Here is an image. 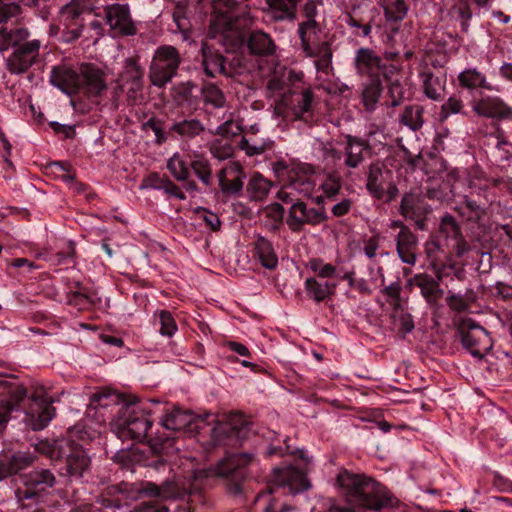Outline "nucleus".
Returning a JSON list of instances; mask_svg holds the SVG:
<instances>
[{
	"label": "nucleus",
	"mask_w": 512,
	"mask_h": 512,
	"mask_svg": "<svg viewBox=\"0 0 512 512\" xmlns=\"http://www.w3.org/2000/svg\"><path fill=\"white\" fill-rule=\"evenodd\" d=\"M167 169L178 181H186L190 176L187 163L178 153H175L167 162Z\"/></svg>",
	"instance_id": "5fc2aeb1"
},
{
	"label": "nucleus",
	"mask_w": 512,
	"mask_h": 512,
	"mask_svg": "<svg viewBox=\"0 0 512 512\" xmlns=\"http://www.w3.org/2000/svg\"><path fill=\"white\" fill-rule=\"evenodd\" d=\"M202 65L205 74L209 77H215L217 73L225 71V59L218 54H212L206 44L202 45Z\"/></svg>",
	"instance_id": "ea45409f"
},
{
	"label": "nucleus",
	"mask_w": 512,
	"mask_h": 512,
	"mask_svg": "<svg viewBox=\"0 0 512 512\" xmlns=\"http://www.w3.org/2000/svg\"><path fill=\"white\" fill-rule=\"evenodd\" d=\"M304 287L307 296L315 302L320 303L328 299L333 294L336 285L331 284L328 281L322 282L310 277L305 280Z\"/></svg>",
	"instance_id": "c9c22d12"
},
{
	"label": "nucleus",
	"mask_w": 512,
	"mask_h": 512,
	"mask_svg": "<svg viewBox=\"0 0 512 512\" xmlns=\"http://www.w3.org/2000/svg\"><path fill=\"white\" fill-rule=\"evenodd\" d=\"M465 105L459 95L453 94L448 100L441 106L440 118L441 120L447 119L453 114H465Z\"/></svg>",
	"instance_id": "13d9d810"
},
{
	"label": "nucleus",
	"mask_w": 512,
	"mask_h": 512,
	"mask_svg": "<svg viewBox=\"0 0 512 512\" xmlns=\"http://www.w3.org/2000/svg\"><path fill=\"white\" fill-rule=\"evenodd\" d=\"M308 266L320 278H331L336 273V268L332 264L324 263L320 258L310 259Z\"/></svg>",
	"instance_id": "052dcab7"
},
{
	"label": "nucleus",
	"mask_w": 512,
	"mask_h": 512,
	"mask_svg": "<svg viewBox=\"0 0 512 512\" xmlns=\"http://www.w3.org/2000/svg\"><path fill=\"white\" fill-rule=\"evenodd\" d=\"M181 63V55L174 46L158 47L149 67V80L152 85L158 88L166 86L176 76Z\"/></svg>",
	"instance_id": "39448f33"
},
{
	"label": "nucleus",
	"mask_w": 512,
	"mask_h": 512,
	"mask_svg": "<svg viewBox=\"0 0 512 512\" xmlns=\"http://www.w3.org/2000/svg\"><path fill=\"white\" fill-rule=\"evenodd\" d=\"M315 169L313 165L301 162H292L289 176L286 179V188L298 192L303 197H311L314 188Z\"/></svg>",
	"instance_id": "dca6fc26"
},
{
	"label": "nucleus",
	"mask_w": 512,
	"mask_h": 512,
	"mask_svg": "<svg viewBox=\"0 0 512 512\" xmlns=\"http://www.w3.org/2000/svg\"><path fill=\"white\" fill-rule=\"evenodd\" d=\"M88 11L86 0H70L59 11V27L61 40L72 43L82 36L84 29V14Z\"/></svg>",
	"instance_id": "423d86ee"
},
{
	"label": "nucleus",
	"mask_w": 512,
	"mask_h": 512,
	"mask_svg": "<svg viewBox=\"0 0 512 512\" xmlns=\"http://www.w3.org/2000/svg\"><path fill=\"white\" fill-rule=\"evenodd\" d=\"M220 190L223 194L239 196L243 190L245 173L240 163L228 162L217 174Z\"/></svg>",
	"instance_id": "aec40b11"
},
{
	"label": "nucleus",
	"mask_w": 512,
	"mask_h": 512,
	"mask_svg": "<svg viewBox=\"0 0 512 512\" xmlns=\"http://www.w3.org/2000/svg\"><path fill=\"white\" fill-rule=\"evenodd\" d=\"M203 100L205 104H209L214 108H223L226 99L224 93L213 83L204 85L201 89Z\"/></svg>",
	"instance_id": "864d4df0"
},
{
	"label": "nucleus",
	"mask_w": 512,
	"mask_h": 512,
	"mask_svg": "<svg viewBox=\"0 0 512 512\" xmlns=\"http://www.w3.org/2000/svg\"><path fill=\"white\" fill-rule=\"evenodd\" d=\"M400 121L413 131L420 129L424 123L423 108L417 105L406 106L400 116Z\"/></svg>",
	"instance_id": "09e8293b"
},
{
	"label": "nucleus",
	"mask_w": 512,
	"mask_h": 512,
	"mask_svg": "<svg viewBox=\"0 0 512 512\" xmlns=\"http://www.w3.org/2000/svg\"><path fill=\"white\" fill-rule=\"evenodd\" d=\"M144 70L139 65L136 57L127 58L124 62L123 71L121 73V80L125 83L136 82L143 80Z\"/></svg>",
	"instance_id": "3c124183"
},
{
	"label": "nucleus",
	"mask_w": 512,
	"mask_h": 512,
	"mask_svg": "<svg viewBox=\"0 0 512 512\" xmlns=\"http://www.w3.org/2000/svg\"><path fill=\"white\" fill-rule=\"evenodd\" d=\"M385 165L379 161L373 162L368 167L366 189L372 198L382 200L385 195L386 176L390 174Z\"/></svg>",
	"instance_id": "bb28decb"
},
{
	"label": "nucleus",
	"mask_w": 512,
	"mask_h": 512,
	"mask_svg": "<svg viewBox=\"0 0 512 512\" xmlns=\"http://www.w3.org/2000/svg\"><path fill=\"white\" fill-rule=\"evenodd\" d=\"M79 75L80 90L88 97H98L107 89L105 73L94 65H83Z\"/></svg>",
	"instance_id": "412c9836"
},
{
	"label": "nucleus",
	"mask_w": 512,
	"mask_h": 512,
	"mask_svg": "<svg viewBox=\"0 0 512 512\" xmlns=\"http://www.w3.org/2000/svg\"><path fill=\"white\" fill-rule=\"evenodd\" d=\"M430 211L431 208L421 193L410 191L402 196L399 213L404 218L413 221L419 230L426 229V219Z\"/></svg>",
	"instance_id": "ddd939ff"
},
{
	"label": "nucleus",
	"mask_w": 512,
	"mask_h": 512,
	"mask_svg": "<svg viewBox=\"0 0 512 512\" xmlns=\"http://www.w3.org/2000/svg\"><path fill=\"white\" fill-rule=\"evenodd\" d=\"M249 51L254 55L269 56L274 54L276 45L269 34L256 30L253 31L247 41Z\"/></svg>",
	"instance_id": "2f4dec72"
},
{
	"label": "nucleus",
	"mask_w": 512,
	"mask_h": 512,
	"mask_svg": "<svg viewBox=\"0 0 512 512\" xmlns=\"http://www.w3.org/2000/svg\"><path fill=\"white\" fill-rule=\"evenodd\" d=\"M378 6L383 9L386 27L392 34L400 29V23L406 18L409 5L406 0H378Z\"/></svg>",
	"instance_id": "b1692460"
},
{
	"label": "nucleus",
	"mask_w": 512,
	"mask_h": 512,
	"mask_svg": "<svg viewBox=\"0 0 512 512\" xmlns=\"http://www.w3.org/2000/svg\"><path fill=\"white\" fill-rule=\"evenodd\" d=\"M160 333L163 336L171 337L177 331L176 322L169 311L162 310L159 312Z\"/></svg>",
	"instance_id": "69168bd1"
},
{
	"label": "nucleus",
	"mask_w": 512,
	"mask_h": 512,
	"mask_svg": "<svg viewBox=\"0 0 512 512\" xmlns=\"http://www.w3.org/2000/svg\"><path fill=\"white\" fill-rule=\"evenodd\" d=\"M195 421L196 417L192 412L185 411L180 408H173L163 416L161 424L164 428L173 431H181L185 429L192 431L193 428H191V426Z\"/></svg>",
	"instance_id": "c756f323"
},
{
	"label": "nucleus",
	"mask_w": 512,
	"mask_h": 512,
	"mask_svg": "<svg viewBox=\"0 0 512 512\" xmlns=\"http://www.w3.org/2000/svg\"><path fill=\"white\" fill-rule=\"evenodd\" d=\"M272 183L264 178L260 173L255 172L251 175L246 193L250 200L261 201L264 200L270 192Z\"/></svg>",
	"instance_id": "4c0bfd02"
},
{
	"label": "nucleus",
	"mask_w": 512,
	"mask_h": 512,
	"mask_svg": "<svg viewBox=\"0 0 512 512\" xmlns=\"http://www.w3.org/2000/svg\"><path fill=\"white\" fill-rule=\"evenodd\" d=\"M79 447L74 441L61 438L52 442L41 441L36 445V450L52 460L66 459L67 461Z\"/></svg>",
	"instance_id": "a878e982"
},
{
	"label": "nucleus",
	"mask_w": 512,
	"mask_h": 512,
	"mask_svg": "<svg viewBox=\"0 0 512 512\" xmlns=\"http://www.w3.org/2000/svg\"><path fill=\"white\" fill-rule=\"evenodd\" d=\"M254 249L261 265L267 269H275L278 264V257L272 243L263 236L258 235Z\"/></svg>",
	"instance_id": "f704fd0d"
},
{
	"label": "nucleus",
	"mask_w": 512,
	"mask_h": 512,
	"mask_svg": "<svg viewBox=\"0 0 512 512\" xmlns=\"http://www.w3.org/2000/svg\"><path fill=\"white\" fill-rule=\"evenodd\" d=\"M401 291L402 286L400 281L392 282L382 290V293L387 297V301L394 310L401 308Z\"/></svg>",
	"instance_id": "e2e57ef3"
},
{
	"label": "nucleus",
	"mask_w": 512,
	"mask_h": 512,
	"mask_svg": "<svg viewBox=\"0 0 512 512\" xmlns=\"http://www.w3.org/2000/svg\"><path fill=\"white\" fill-rule=\"evenodd\" d=\"M458 332L461 342L472 356L479 359L488 353L493 346L492 339L487 330L468 317H462L458 321Z\"/></svg>",
	"instance_id": "0eeeda50"
},
{
	"label": "nucleus",
	"mask_w": 512,
	"mask_h": 512,
	"mask_svg": "<svg viewBox=\"0 0 512 512\" xmlns=\"http://www.w3.org/2000/svg\"><path fill=\"white\" fill-rule=\"evenodd\" d=\"M111 430L122 440L142 441L152 427L148 408L142 403H122L117 416L110 423Z\"/></svg>",
	"instance_id": "f03ea898"
},
{
	"label": "nucleus",
	"mask_w": 512,
	"mask_h": 512,
	"mask_svg": "<svg viewBox=\"0 0 512 512\" xmlns=\"http://www.w3.org/2000/svg\"><path fill=\"white\" fill-rule=\"evenodd\" d=\"M272 490L262 491L257 494L254 502L257 506L263 507V512H287L290 507L287 505L281 506L279 510L276 509V501L271 496Z\"/></svg>",
	"instance_id": "bf43d9fd"
},
{
	"label": "nucleus",
	"mask_w": 512,
	"mask_h": 512,
	"mask_svg": "<svg viewBox=\"0 0 512 512\" xmlns=\"http://www.w3.org/2000/svg\"><path fill=\"white\" fill-rule=\"evenodd\" d=\"M378 134L377 129H369L365 138L345 135V144L343 147L344 165L348 169H357L365 161V153L370 152L374 146L373 137Z\"/></svg>",
	"instance_id": "f8f14e48"
},
{
	"label": "nucleus",
	"mask_w": 512,
	"mask_h": 512,
	"mask_svg": "<svg viewBox=\"0 0 512 512\" xmlns=\"http://www.w3.org/2000/svg\"><path fill=\"white\" fill-rule=\"evenodd\" d=\"M321 34L300 36L301 51L304 57L313 59L317 72L329 75L333 70V50L330 42L321 41Z\"/></svg>",
	"instance_id": "1a4fd4ad"
},
{
	"label": "nucleus",
	"mask_w": 512,
	"mask_h": 512,
	"mask_svg": "<svg viewBox=\"0 0 512 512\" xmlns=\"http://www.w3.org/2000/svg\"><path fill=\"white\" fill-rule=\"evenodd\" d=\"M267 13L275 21H293L297 16V6L301 0H265Z\"/></svg>",
	"instance_id": "c85d7f7f"
},
{
	"label": "nucleus",
	"mask_w": 512,
	"mask_h": 512,
	"mask_svg": "<svg viewBox=\"0 0 512 512\" xmlns=\"http://www.w3.org/2000/svg\"><path fill=\"white\" fill-rule=\"evenodd\" d=\"M204 131V124L200 120L192 118L173 122L168 133H174L184 139H193Z\"/></svg>",
	"instance_id": "72a5a7b5"
},
{
	"label": "nucleus",
	"mask_w": 512,
	"mask_h": 512,
	"mask_svg": "<svg viewBox=\"0 0 512 512\" xmlns=\"http://www.w3.org/2000/svg\"><path fill=\"white\" fill-rule=\"evenodd\" d=\"M328 220L325 209L308 207L300 200L293 202L289 208L286 223L293 232H299L305 225L317 226Z\"/></svg>",
	"instance_id": "9b49d317"
},
{
	"label": "nucleus",
	"mask_w": 512,
	"mask_h": 512,
	"mask_svg": "<svg viewBox=\"0 0 512 512\" xmlns=\"http://www.w3.org/2000/svg\"><path fill=\"white\" fill-rule=\"evenodd\" d=\"M210 153L218 160H226L232 157L234 149L229 142L217 139L211 143Z\"/></svg>",
	"instance_id": "680f3d73"
},
{
	"label": "nucleus",
	"mask_w": 512,
	"mask_h": 512,
	"mask_svg": "<svg viewBox=\"0 0 512 512\" xmlns=\"http://www.w3.org/2000/svg\"><path fill=\"white\" fill-rule=\"evenodd\" d=\"M342 188L341 179L335 175H329L321 184V189L327 198H334Z\"/></svg>",
	"instance_id": "774afa93"
},
{
	"label": "nucleus",
	"mask_w": 512,
	"mask_h": 512,
	"mask_svg": "<svg viewBox=\"0 0 512 512\" xmlns=\"http://www.w3.org/2000/svg\"><path fill=\"white\" fill-rule=\"evenodd\" d=\"M147 185L156 190H162L165 194L171 197H175L179 200H185L186 195L177 186L174 182H172L168 178H161L157 174L150 175L147 179Z\"/></svg>",
	"instance_id": "a19ab883"
},
{
	"label": "nucleus",
	"mask_w": 512,
	"mask_h": 512,
	"mask_svg": "<svg viewBox=\"0 0 512 512\" xmlns=\"http://www.w3.org/2000/svg\"><path fill=\"white\" fill-rule=\"evenodd\" d=\"M271 482L278 487H288L291 494L306 491L310 487L305 474L293 466L274 468Z\"/></svg>",
	"instance_id": "6ab92c4d"
},
{
	"label": "nucleus",
	"mask_w": 512,
	"mask_h": 512,
	"mask_svg": "<svg viewBox=\"0 0 512 512\" xmlns=\"http://www.w3.org/2000/svg\"><path fill=\"white\" fill-rule=\"evenodd\" d=\"M141 128L146 133L149 131L154 133V143L157 145H162L168 139V133L164 131L163 122L158 118L151 117L142 123Z\"/></svg>",
	"instance_id": "4d7b16f0"
},
{
	"label": "nucleus",
	"mask_w": 512,
	"mask_h": 512,
	"mask_svg": "<svg viewBox=\"0 0 512 512\" xmlns=\"http://www.w3.org/2000/svg\"><path fill=\"white\" fill-rule=\"evenodd\" d=\"M41 41L38 39L19 42L7 58V69L12 74H23L32 66L41 64Z\"/></svg>",
	"instance_id": "9d476101"
},
{
	"label": "nucleus",
	"mask_w": 512,
	"mask_h": 512,
	"mask_svg": "<svg viewBox=\"0 0 512 512\" xmlns=\"http://www.w3.org/2000/svg\"><path fill=\"white\" fill-rule=\"evenodd\" d=\"M121 403L122 398L120 394L108 389L97 391L91 396V405L95 408H109L118 406Z\"/></svg>",
	"instance_id": "de8ad7c7"
},
{
	"label": "nucleus",
	"mask_w": 512,
	"mask_h": 512,
	"mask_svg": "<svg viewBox=\"0 0 512 512\" xmlns=\"http://www.w3.org/2000/svg\"><path fill=\"white\" fill-rule=\"evenodd\" d=\"M271 146V141L260 139L256 136H243L239 143L240 149L248 156L263 154L265 151L269 150Z\"/></svg>",
	"instance_id": "49530a36"
},
{
	"label": "nucleus",
	"mask_w": 512,
	"mask_h": 512,
	"mask_svg": "<svg viewBox=\"0 0 512 512\" xmlns=\"http://www.w3.org/2000/svg\"><path fill=\"white\" fill-rule=\"evenodd\" d=\"M381 92L382 83L380 78H374L365 85L362 92V103L367 111L371 112L376 108Z\"/></svg>",
	"instance_id": "a18cd8bd"
},
{
	"label": "nucleus",
	"mask_w": 512,
	"mask_h": 512,
	"mask_svg": "<svg viewBox=\"0 0 512 512\" xmlns=\"http://www.w3.org/2000/svg\"><path fill=\"white\" fill-rule=\"evenodd\" d=\"M253 459L252 453L231 454L221 460L214 470H197L194 472V480L208 478L212 474L226 478L227 491L234 496L242 494V481L245 478L243 468Z\"/></svg>",
	"instance_id": "20e7f679"
},
{
	"label": "nucleus",
	"mask_w": 512,
	"mask_h": 512,
	"mask_svg": "<svg viewBox=\"0 0 512 512\" xmlns=\"http://www.w3.org/2000/svg\"><path fill=\"white\" fill-rule=\"evenodd\" d=\"M336 481L347 501L356 506L377 511L388 504L382 487L370 477L345 470Z\"/></svg>",
	"instance_id": "f257e3e1"
},
{
	"label": "nucleus",
	"mask_w": 512,
	"mask_h": 512,
	"mask_svg": "<svg viewBox=\"0 0 512 512\" xmlns=\"http://www.w3.org/2000/svg\"><path fill=\"white\" fill-rule=\"evenodd\" d=\"M418 239L410 230L405 228L399 231L396 237V250L399 258L403 263L415 265L417 260Z\"/></svg>",
	"instance_id": "cd10ccee"
},
{
	"label": "nucleus",
	"mask_w": 512,
	"mask_h": 512,
	"mask_svg": "<svg viewBox=\"0 0 512 512\" xmlns=\"http://www.w3.org/2000/svg\"><path fill=\"white\" fill-rule=\"evenodd\" d=\"M414 280L416 285L421 289L423 297L431 304H436L443 296V290L434 279L416 276Z\"/></svg>",
	"instance_id": "c03bdc74"
},
{
	"label": "nucleus",
	"mask_w": 512,
	"mask_h": 512,
	"mask_svg": "<svg viewBox=\"0 0 512 512\" xmlns=\"http://www.w3.org/2000/svg\"><path fill=\"white\" fill-rule=\"evenodd\" d=\"M50 83L68 96L75 95L80 91V75L65 64L52 67Z\"/></svg>",
	"instance_id": "5701e85b"
},
{
	"label": "nucleus",
	"mask_w": 512,
	"mask_h": 512,
	"mask_svg": "<svg viewBox=\"0 0 512 512\" xmlns=\"http://www.w3.org/2000/svg\"><path fill=\"white\" fill-rule=\"evenodd\" d=\"M214 10L211 30L217 33L238 30L246 25V12L237 0H214Z\"/></svg>",
	"instance_id": "6e6552de"
},
{
	"label": "nucleus",
	"mask_w": 512,
	"mask_h": 512,
	"mask_svg": "<svg viewBox=\"0 0 512 512\" xmlns=\"http://www.w3.org/2000/svg\"><path fill=\"white\" fill-rule=\"evenodd\" d=\"M21 486L15 491L17 503L22 508H31L44 501L48 490L56 483L54 473L45 468H35L20 475Z\"/></svg>",
	"instance_id": "7ed1b4c3"
},
{
	"label": "nucleus",
	"mask_w": 512,
	"mask_h": 512,
	"mask_svg": "<svg viewBox=\"0 0 512 512\" xmlns=\"http://www.w3.org/2000/svg\"><path fill=\"white\" fill-rule=\"evenodd\" d=\"M25 413L31 428L33 430H42L55 416V408L41 390L31 396Z\"/></svg>",
	"instance_id": "2eb2a0df"
},
{
	"label": "nucleus",
	"mask_w": 512,
	"mask_h": 512,
	"mask_svg": "<svg viewBox=\"0 0 512 512\" xmlns=\"http://www.w3.org/2000/svg\"><path fill=\"white\" fill-rule=\"evenodd\" d=\"M90 467V458L79 447L74 454L66 461V472L70 477L81 478Z\"/></svg>",
	"instance_id": "58836bf2"
},
{
	"label": "nucleus",
	"mask_w": 512,
	"mask_h": 512,
	"mask_svg": "<svg viewBox=\"0 0 512 512\" xmlns=\"http://www.w3.org/2000/svg\"><path fill=\"white\" fill-rule=\"evenodd\" d=\"M106 23L117 34L132 36L137 33L128 4H111L104 7Z\"/></svg>",
	"instance_id": "a211bd4d"
},
{
	"label": "nucleus",
	"mask_w": 512,
	"mask_h": 512,
	"mask_svg": "<svg viewBox=\"0 0 512 512\" xmlns=\"http://www.w3.org/2000/svg\"><path fill=\"white\" fill-rule=\"evenodd\" d=\"M0 395H8V400L0 401V426L8 421L11 411L17 409L27 396V390L12 376H0Z\"/></svg>",
	"instance_id": "4468645a"
},
{
	"label": "nucleus",
	"mask_w": 512,
	"mask_h": 512,
	"mask_svg": "<svg viewBox=\"0 0 512 512\" xmlns=\"http://www.w3.org/2000/svg\"><path fill=\"white\" fill-rule=\"evenodd\" d=\"M250 427L241 414H233L226 423H219L213 428L215 439L219 443H241L248 438Z\"/></svg>",
	"instance_id": "f3484780"
},
{
	"label": "nucleus",
	"mask_w": 512,
	"mask_h": 512,
	"mask_svg": "<svg viewBox=\"0 0 512 512\" xmlns=\"http://www.w3.org/2000/svg\"><path fill=\"white\" fill-rule=\"evenodd\" d=\"M440 232L447 238L458 239L460 236V227L451 215H445L440 222Z\"/></svg>",
	"instance_id": "338daca9"
},
{
	"label": "nucleus",
	"mask_w": 512,
	"mask_h": 512,
	"mask_svg": "<svg viewBox=\"0 0 512 512\" xmlns=\"http://www.w3.org/2000/svg\"><path fill=\"white\" fill-rule=\"evenodd\" d=\"M458 211L463 217H466L467 221L470 222H479L486 214L485 208L469 195L462 196V201L458 207Z\"/></svg>",
	"instance_id": "79ce46f5"
},
{
	"label": "nucleus",
	"mask_w": 512,
	"mask_h": 512,
	"mask_svg": "<svg viewBox=\"0 0 512 512\" xmlns=\"http://www.w3.org/2000/svg\"><path fill=\"white\" fill-rule=\"evenodd\" d=\"M196 88V83L191 80L179 82L172 87L173 99L178 104L190 103L193 90Z\"/></svg>",
	"instance_id": "6e6d98bb"
},
{
	"label": "nucleus",
	"mask_w": 512,
	"mask_h": 512,
	"mask_svg": "<svg viewBox=\"0 0 512 512\" xmlns=\"http://www.w3.org/2000/svg\"><path fill=\"white\" fill-rule=\"evenodd\" d=\"M458 82L460 87L468 90L482 88L485 90H493L494 87L487 81L484 73L477 68H467L459 73Z\"/></svg>",
	"instance_id": "473e14b6"
},
{
	"label": "nucleus",
	"mask_w": 512,
	"mask_h": 512,
	"mask_svg": "<svg viewBox=\"0 0 512 512\" xmlns=\"http://www.w3.org/2000/svg\"><path fill=\"white\" fill-rule=\"evenodd\" d=\"M473 111L481 117L497 120L512 119V108L498 96H485L475 101Z\"/></svg>",
	"instance_id": "4be33fe9"
},
{
	"label": "nucleus",
	"mask_w": 512,
	"mask_h": 512,
	"mask_svg": "<svg viewBox=\"0 0 512 512\" xmlns=\"http://www.w3.org/2000/svg\"><path fill=\"white\" fill-rule=\"evenodd\" d=\"M30 36L26 28L14 30L0 29V52L7 51L10 47H15L19 42L27 40Z\"/></svg>",
	"instance_id": "37998d69"
},
{
	"label": "nucleus",
	"mask_w": 512,
	"mask_h": 512,
	"mask_svg": "<svg viewBox=\"0 0 512 512\" xmlns=\"http://www.w3.org/2000/svg\"><path fill=\"white\" fill-rule=\"evenodd\" d=\"M125 87H127V101L134 104H141L144 102V93H143V80L125 83Z\"/></svg>",
	"instance_id": "0e129e2a"
},
{
	"label": "nucleus",
	"mask_w": 512,
	"mask_h": 512,
	"mask_svg": "<svg viewBox=\"0 0 512 512\" xmlns=\"http://www.w3.org/2000/svg\"><path fill=\"white\" fill-rule=\"evenodd\" d=\"M191 168L198 179L205 185L212 184V168L209 161L201 155L195 156L191 162Z\"/></svg>",
	"instance_id": "603ef678"
},
{
	"label": "nucleus",
	"mask_w": 512,
	"mask_h": 512,
	"mask_svg": "<svg viewBox=\"0 0 512 512\" xmlns=\"http://www.w3.org/2000/svg\"><path fill=\"white\" fill-rule=\"evenodd\" d=\"M382 59L370 48H359L356 51L354 65L357 73L370 80L379 78Z\"/></svg>",
	"instance_id": "393cba45"
},
{
	"label": "nucleus",
	"mask_w": 512,
	"mask_h": 512,
	"mask_svg": "<svg viewBox=\"0 0 512 512\" xmlns=\"http://www.w3.org/2000/svg\"><path fill=\"white\" fill-rule=\"evenodd\" d=\"M423 91L426 97L439 101L443 98L446 87V76H436L432 73H423Z\"/></svg>",
	"instance_id": "e433bc0d"
},
{
	"label": "nucleus",
	"mask_w": 512,
	"mask_h": 512,
	"mask_svg": "<svg viewBox=\"0 0 512 512\" xmlns=\"http://www.w3.org/2000/svg\"><path fill=\"white\" fill-rule=\"evenodd\" d=\"M317 4L314 0H307L302 9L304 20L298 25V36L312 35L314 33H322L320 24L315 20L317 16Z\"/></svg>",
	"instance_id": "7c9ffc66"
},
{
	"label": "nucleus",
	"mask_w": 512,
	"mask_h": 512,
	"mask_svg": "<svg viewBox=\"0 0 512 512\" xmlns=\"http://www.w3.org/2000/svg\"><path fill=\"white\" fill-rule=\"evenodd\" d=\"M143 492L148 496L163 499H174L179 495L177 486L173 482H165L160 486L154 483H147L143 488Z\"/></svg>",
	"instance_id": "8fccbe9b"
}]
</instances>
